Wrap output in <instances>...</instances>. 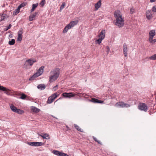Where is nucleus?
Masks as SVG:
<instances>
[{"label":"nucleus","mask_w":156,"mask_h":156,"mask_svg":"<svg viewBox=\"0 0 156 156\" xmlns=\"http://www.w3.org/2000/svg\"><path fill=\"white\" fill-rule=\"evenodd\" d=\"M60 74V69L56 68L51 70L50 74L49 82H53L58 77Z\"/></svg>","instance_id":"nucleus-1"},{"label":"nucleus","mask_w":156,"mask_h":156,"mask_svg":"<svg viewBox=\"0 0 156 156\" xmlns=\"http://www.w3.org/2000/svg\"><path fill=\"white\" fill-rule=\"evenodd\" d=\"M44 66H41L38 70L37 72L35 73L31 77L29 78V80H34L35 78L38 77L42 74L44 72Z\"/></svg>","instance_id":"nucleus-2"},{"label":"nucleus","mask_w":156,"mask_h":156,"mask_svg":"<svg viewBox=\"0 0 156 156\" xmlns=\"http://www.w3.org/2000/svg\"><path fill=\"white\" fill-rule=\"evenodd\" d=\"M115 25L119 27H121L123 26L124 25V20L122 18H117L116 19Z\"/></svg>","instance_id":"nucleus-3"},{"label":"nucleus","mask_w":156,"mask_h":156,"mask_svg":"<svg viewBox=\"0 0 156 156\" xmlns=\"http://www.w3.org/2000/svg\"><path fill=\"white\" fill-rule=\"evenodd\" d=\"M57 96L58 93H55L53 94L48 98L47 101V103L48 104L51 103Z\"/></svg>","instance_id":"nucleus-4"},{"label":"nucleus","mask_w":156,"mask_h":156,"mask_svg":"<svg viewBox=\"0 0 156 156\" xmlns=\"http://www.w3.org/2000/svg\"><path fill=\"white\" fill-rule=\"evenodd\" d=\"M138 108L140 110L146 112L147 110V105L144 103H140L138 106Z\"/></svg>","instance_id":"nucleus-5"},{"label":"nucleus","mask_w":156,"mask_h":156,"mask_svg":"<svg viewBox=\"0 0 156 156\" xmlns=\"http://www.w3.org/2000/svg\"><path fill=\"white\" fill-rule=\"evenodd\" d=\"M36 62V60L33 59H29L26 61L24 66H26V67H27L29 65V66H32L34 63Z\"/></svg>","instance_id":"nucleus-6"},{"label":"nucleus","mask_w":156,"mask_h":156,"mask_svg":"<svg viewBox=\"0 0 156 156\" xmlns=\"http://www.w3.org/2000/svg\"><path fill=\"white\" fill-rule=\"evenodd\" d=\"M27 143L29 145L36 147L41 146L44 144V143L41 142H28Z\"/></svg>","instance_id":"nucleus-7"},{"label":"nucleus","mask_w":156,"mask_h":156,"mask_svg":"<svg viewBox=\"0 0 156 156\" xmlns=\"http://www.w3.org/2000/svg\"><path fill=\"white\" fill-rule=\"evenodd\" d=\"M0 90L5 92V93L8 95H10V90L2 86H0Z\"/></svg>","instance_id":"nucleus-8"},{"label":"nucleus","mask_w":156,"mask_h":156,"mask_svg":"<svg viewBox=\"0 0 156 156\" xmlns=\"http://www.w3.org/2000/svg\"><path fill=\"white\" fill-rule=\"evenodd\" d=\"M62 94L63 97L66 98H70L71 97L75 96V94L73 93H67L65 92L63 93Z\"/></svg>","instance_id":"nucleus-9"},{"label":"nucleus","mask_w":156,"mask_h":156,"mask_svg":"<svg viewBox=\"0 0 156 156\" xmlns=\"http://www.w3.org/2000/svg\"><path fill=\"white\" fill-rule=\"evenodd\" d=\"M23 30V29L22 28H21L18 32L17 37V40L18 41H21L22 39Z\"/></svg>","instance_id":"nucleus-10"},{"label":"nucleus","mask_w":156,"mask_h":156,"mask_svg":"<svg viewBox=\"0 0 156 156\" xmlns=\"http://www.w3.org/2000/svg\"><path fill=\"white\" fill-rule=\"evenodd\" d=\"M152 11L150 10H147L146 12V15L147 18L148 20H150L153 17L152 15Z\"/></svg>","instance_id":"nucleus-11"},{"label":"nucleus","mask_w":156,"mask_h":156,"mask_svg":"<svg viewBox=\"0 0 156 156\" xmlns=\"http://www.w3.org/2000/svg\"><path fill=\"white\" fill-rule=\"evenodd\" d=\"M114 16L117 19V18H122V16L120 11L119 10H116L114 13Z\"/></svg>","instance_id":"nucleus-12"},{"label":"nucleus","mask_w":156,"mask_h":156,"mask_svg":"<svg viewBox=\"0 0 156 156\" xmlns=\"http://www.w3.org/2000/svg\"><path fill=\"white\" fill-rule=\"evenodd\" d=\"M128 49L127 45L126 44H124L123 45V52L124 55L125 57H126L127 55Z\"/></svg>","instance_id":"nucleus-13"},{"label":"nucleus","mask_w":156,"mask_h":156,"mask_svg":"<svg viewBox=\"0 0 156 156\" xmlns=\"http://www.w3.org/2000/svg\"><path fill=\"white\" fill-rule=\"evenodd\" d=\"M155 31L154 30H152L150 31L149 32V39L151 40L153 39V37L155 36Z\"/></svg>","instance_id":"nucleus-14"},{"label":"nucleus","mask_w":156,"mask_h":156,"mask_svg":"<svg viewBox=\"0 0 156 156\" xmlns=\"http://www.w3.org/2000/svg\"><path fill=\"white\" fill-rule=\"evenodd\" d=\"M90 101L94 103H104L103 101H101L98 99L95 98H92Z\"/></svg>","instance_id":"nucleus-15"},{"label":"nucleus","mask_w":156,"mask_h":156,"mask_svg":"<svg viewBox=\"0 0 156 156\" xmlns=\"http://www.w3.org/2000/svg\"><path fill=\"white\" fill-rule=\"evenodd\" d=\"M105 30H102L98 36L102 40L104 39L105 37Z\"/></svg>","instance_id":"nucleus-16"},{"label":"nucleus","mask_w":156,"mask_h":156,"mask_svg":"<svg viewBox=\"0 0 156 156\" xmlns=\"http://www.w3.org/2000/svg\"><path fill=\"white\" fill-rule=\"evenodd\" d=\"M125 103L123 102H119L117 103L115 106L116 107H119L122 108H124Z\"/></svg>","instance_id":"nucleus-17"},{"label":"nucleus","mask_w":156,"mask_h":156,"mask_svg":"<svg viewBox=\"0 0 156 156\" xmlns=\"http://www.w3.org/2000/svg\"><path fill=\"white\" fill-rule=\"evenodd\" d=\"M37 13V12H35L34 14L30 15L29 17V20L30 21L33 20Z\"/></svg>","instance_id":"nucleus-18"},{"label":"nucleus","mask_w":156,"mask_h":156,"mask_svg":"<svg viewBox=\"0 0 156 156\" xmlns=\"http://www.w3.org/2000/svg\"><path fill=\"white\" fill-rule=\"evenodd\" d=\"M43 139H45L48 140L50 139V137L49 135L47 133L42 134V135H40Z\"/></svg>","instance_id":"nucleus-19"},{"label":"nucleus","mask_w":156,"mask_h":156,"mask_svg":"<svg viewBox=\"0 0 156 156\" xmlns=\"http://www.w3.org/2000/svg\"><path fill=\"white\" fill-rule=\"evenodd\" d=\"M101 5V1L99 0L97 3L95 5V7L96 10H98L99 8Z\"/></svg>","instance_id":"nucleus-20"},{"label":"nucleus","mask_w":156,"mask_h":156,"mask_svg":"<svg viewBox=\"0 0 156 156\" xmlns=\"http://www.w3.org/2000/svg\"><path fill=\"white\" fill-rule=\"evenodd\" d=\"M31 110L32 111L36 113H37L39 112L40 111V109L34 106H32L31 107Z\"/></svg>","instance_id":"nucleus-21"},{"label":"nucleus","mask_w":156,"mask_h":156,"mask_svg":"<svg viewBox=\"0 0 156 156\" xmlns=\"http://www.w3.org/2000/svg\"><path fill=\"white\" fill-rule=\"evenodd\" d=\"M45 86L44 84H41L38 85L37 86V88L39 89H40L41 90H44L45 88Z\"/></svg>","instance_id":"nucleus-22"},{"label":"nucleus","mask_w":156,"mask_h":156,"mask_svg":"<svg viewBox=\"0 0 156 156\" xmlns=\"http://www.w3.org/2000/svg\"><path fill=\"white\" fill-rule=\"evenodd\" d=\"M78 23V20H75L71 21L69 23L72 27H73L75 25H76Z\"/></svg>","instance_id":"nucleus-23"},{"label":"nucleus","mask_w":156,"mask_h":156,"mask_svg":"<svg viewBox=\"0 0 156 156\" xmlns=\"http://www.w3.org/2000/svg\"><path fill=\"white\" fill-rule=\"evenodd\" d=\"M7 16V15L6 14H3L1 16V19L0 20V21L4 20L6 18Z\"/></svg>","instance_id":"nucleus-24"},{"label":"nucleus","mask_w":156,"mask_h":156,"mask_svg":"<svg viewBox=\"0 0 156 156\" xmlns=\"http://www.w3.org/2000/svg\"><path fill=\"white\" fill-rule=\"evenodd\" d=\"M15 112L20 114H22L24 113V111L22 110L17 108Z\"/></svg>","instance_id":"nucleus-25"},{"label":"nucleus","mask_w":156,"mask_h":156,"mask_svg":"<svg viewBox=\"0 0 156 156\" xmlns=\"http://www.w3.org/2000/svg\"><path fill=\"white\" fill-rule=\"evenodd\" d=\"M53 153L55 154L58 156H60L61 152L57 150H53L52 151Z\"/></svg>","instance_id":"nucleus-26"},{"label":"nucleus","mask_w":156,"mask_h":156,"mask_svg":"<svg viewBox=\"0 0 156 156\" xmlns=\"http://www.w3.org/2000/svg\"><path fill=\"white\" fill-rule=\"evenodd\" d=\"M74 126L75 128L78 131L81 132H83V130L82 129L80 128V127L76 124H74Z\"/></svg>","instance_id":"nucleus-27"},{"label":"nucleus","mask_w":156,"mask_h":156,"mask_svg":"<svg viewBox=\"0 0 156 156\" xmlns=\"http://www.w3.org/2000/svg\"><path fill=\"white\" fill-rule=\"evenodd\" d=\"M20 9L18 7L17 8L13 11V14L15 15L18 14L20 12Z\"/></svg>","instance_id":"nucleus-28"},{"label":"nucleus","mask_w":156,"mask_h":156,"mask_svg":"<svg viewBox=\"0 0 156 156\" xmlns=\"http://www.w3.org/2000/svg\"><path fill=\"white\" fill-rule=\"evenodd\" d=\"M10 108L11 110L14 112H15L16 111V110L17 109L16 107L13 105H11L10 106Z\"/></svg>","instance_id":"nucleus-29"},{"label":"nucleus","mask_w":156,"mask_h":156,"mask_svg":"<svg viewBox=\"0 0 156 156\" xmlns=\"http://www.w3.org/2000/svg\"><path fill=\"white\" fill-rule=\"evenodd\" d=\"M15 43V40L14 39H12L11 41H9V44L10 45H13Z\"/></svg>","instance_id":"nucleus-30"},{"label":"nucleus","mask_w":156,"mask_h":156,"mask_svg":"<svg viewBox=\"0 0 156 156\" xmlns=\"http://www.w3.org/2000/svg\"><path fill=\"white\" fill-rule=\"evenodd\" d=\"M151 60H156V54H154L149 58Z\"/></svg>","instance_id":"nucleus-31"},{"label":"nucleus","mask_w":156,"mask_h":156,"mask_svg":"<svg viewBox=\"0 0 156 156\" xmlns=\"http://www.w3.org/2000/svg\"><path fill=\"white\" fill-rule=\"evenodd\" d=\"M102 40L100 38H99V39H98L96 40L95 42L96 43L98 44H100L101 43Z\"/></svg>","instance_id":"nucleus-32"},{"label":"nucleus","mask_w":156,"mask_h":156,"mask_svg":"<svg viewBox=\"0 0 156 156\" xmlns=\"http://www.w3.org/2000/svg\"><path fill=\"white\" fill-rule=\"evenodd\" d=\"M93 138L94 141L97 142L98 144H102L100 140H98L95 137L93 136Z\"/></svg>","instance_id":"nucleus-33"},{"label":"nucleus","mask_w":156,"mask_h":156,"mask_svg":"<svg viewBox=\"0 0 156 156\" xmlns=\"http://www.w3.org/2000/svg\"><path fill=\"white\" fill-rule=\"evenodd\" d=\"M66 5V3L65 2H63L62 3V4L61 5L60 8V11H61L64 7Z\"/></svg>","instance_id":"nucleus-34"},{"label":"nucleus","mask_w":156,"mask_h":156,"mask_svg":"<svg viewBox=\"0 0 156 156\" xmlns=\"http://www.w3.org/2000/svg\"><path fill=\"white\" fill-rule=\"evenodd\" d=\"M27 97V96L24 94L22 93L21 94V97H20V98L22 99H25Z\"/></svg>","instance_id":"nucleus-35"},{"label":"nucleus","mask_w":156,"mask_h":156,"mask_svg":"<svg viewBox=\"0 0 156 156\" xmlns=\"http://www.w3.org/2000/svg\"><path fill=\"white\" fill-rule=\"evenodd\" d=\"M149 41L150 43L154 44L156 42V39H152L151 40L149 39Z\"/></svg>","instance_id":"nucleus-36"},{"label":"nucleus","mask_w":156,"mask_h":156,"mask_svg":"<svg viewBox=\"0 0 156 156\" xmlns=\"http://www.w3.org/2000/svg\"><path fill=\"white\" fill-rule=\"evenodd\" d=\"M26 5V4L25 3H23L20 5L18 7L20 9L21 8L24 7Z\"/></svg>","instance_id":"nucleus-37"},{"label":"nucleus","mask_w":156,"mask_h":156,"mask_svg":"<svg viewBox=\"0 0 156 156\" xmlns=\"http://www.w3.org/2000/svg\"><path fill=\"white\" fill-rule=\"evenodd\" d=\"M12 26V25L10 24L9 26L6 28H4V30L5 31H6L8 30L9 29H10Z\"/></svg>","instance_id":"nucleus-38"},{"label":"nucleus","mask_w":156,"mask_h":156,"mask_svg":"<svg viewBox=\"0 0 156 156\" xmlns=\"http://www.w3.org/2000/svg\"><path fill=\"white\" fill-rule=\"evenodd\" d=\"M152 12H156V6H154L152 8Z\"/></svg>","instance_id":"nucleus-39"},{"label":"nucleus","mask_w":156,"mask_h":156,"mask_svg":"<svg viewBox=\"0 0 156 156\" xmlns=\"http://www.w3.org/2000/svg\"><path fill=\"white\" fill-rule=\"evenodd\" d=\"M68 30V29H67V28L66 26L65 27L64 29V30H63V33H66L67 32Z\"/></svg>","instance_id":"nucleus-40"},{"label":"nucleus","mask_w":156,"mask_h":156,"mask_svg":"<svg viewBox=\"0 0 156 156\" xmlns=\"http://www.w3.org/2000/svg\"><path fill=\"white\" fill-rule=\"evenodd\" d=\"M45 0H42L40 3V4L42 6H43L44 5Z\"/></svg>","instance_id":"nucleus-41"},{"label":"nucleus","mask_w":156,"mask_h":156,"mask_svg":"<svg viewBox=\"0 0 156 156\" xmlns=\"http://www.w3.org/2000/svg\"><path fill=\"white\" fill-rule=\"evenodd\" d=\"M38 3H37L35 4H33L32 5V8L35 9L38 6Z\"/></svg>","instance_id":"nucleus-42"},{"label":"nucleus","mask_w":156,"mask_h":156,"mask_svg":"<svg viewBox=\"0 0 156 156\" xmlns=\"http://www.w3.org/2000/svg\"><path fill=\"white\" fill-rule=\"evenodd\" d=\"M106 52H107V54H108L109 51H110V48L108 46H107L106 47Z\"/></svg>","instance_id":"nucleus-43"},{"label":"nucleus","mask_w":156,"mask_h":156,"mask_svg":"<svg viewBox=\"0 0 156 156\" xmlns=\"http://www.w3.org/2000/svg\"><path fill=\"white\" fill-rule=\"evenodd\" d=\"M134 12V9L133 8H132L130 9V13L131 14H133Z\"/></svg>","instance_id":"nucleus-44"},{"label":"nucleus","mask_w":156,"mask_h":156,"mask_svg":"<svg viewBox=\"0 0 156 156\" xmlns=\"http://www.w3.org/2000/svg\"><path fill=\"white\" fill-rule=\"evenodd\" d=\"M130 106V105L129 104L125 103L124 108L128 107H129Z\"/></svg>","instance_id":"nucleus-45"},{"label":"nucleus","mask_w":156,"mask_h":156,"mask_svg":"<svg viewBox=\"0 0 156 156\" xmlns=\"http://www.w3.org/2000/svg\"><path fill=\"white\" fill-rule=\"evenodd\" d=\"M66 27L68 30L69 29L72 27L69 24L67 25Z\"/></svg>","instance_id":"nucleus-46"},{"label":"nucleus","mask_w":156,"mask_h":156,"mask_svg":"<svg viewBox=\"0 0 156 156\" xmlns=\"http://www.w3.org/2000/svg\"><path fill=\"white\" fill-rule=\"evenodd\" d=\"M65 154H66V153L61 152V153H60V156H65Z\"/></svg>","instance_id":"nucleus-47"},{"label":"nucleus","mask_w":156,"mask_h":156,"mask_svg":"<svg viewBox=\"0 0 156 156\" xmlns=\"http://www.w3.org/2000/svg\"><path fill=\"white\" fill-rule=\"evenodd\" d=\"M86 95H87V94H84V93L82 94V97H85L86 96Z\"/></svg>","instance_id":"nucleus-48"},{"label":"nucleus","mask_w":156,"mask_h":156,"mask_svg":"<svg viewBox=\"0 0 156 156\" xmlns=\"http://www.w3.org/2000/svg\"><path fill=\"white\" fill-rule=\"evenodd\" d=\"M82 94L79 93L77 95L80 97H82Z\"/></svg>","instance_id":"nucleus-49"},{"label":"nucleus","mask_w":156,"mask_h":156,"mask_svg":"<svg viewBox=\"0 0 156 156\" xmlns=\"http://www.w3.org/2000/svg\"><path fill=\"white\" fill-rule=\"evenodd\" d=\"M34 9H35L34 8L32 7V8L31 9V12H33L34 11Z\"/></svg>","instance_id":"nucleus-50"},{"label":"nucleus","mask_w":156,"mask_h":156,"mask_svg":"<svg viewBox=\"0 0 156 156\" xmlns=\"http://www.w3.org/2000/svg\"><path fill=\"white\" fill-rule=\"evenodd\" d=\"M150 2H155V0H150Z\"/></svg>","instance_id":"nucleus-51"},{"label":"nucleus","mask_w":156,"mask_h":156,"mask_svg":"<svg viewBox=\"0 0 156 156\" xmlns=\"http://www.w3.org/2000/svg\"><path fill=\"white\" fill-rule=\"evenodd\" d=\"M58 87V85H56V86L54 87V88H56V87Z\"/></svg>","instance_id":"nucleus-52"},{"label":"nucleus","mask_w":156,"mask_h":156,"mask_svg":"<svg viewBox=\"0 0 156 156\" xmlns=\"http://www.w3.org/2000/svg\"><path fill=\"white\" fill-rule=\"evenodd\" d=\"M9 37H12V34H10L9 35Z\"/></svg>","instance_id":"nucleus-53"},{"label":"nucleus","mask_w":156,"mask_h":156,"mask_svg":"<svg viewBox=\"0 0 156 156\" xmlns=\"http://www.w3.org/2000/svg\"><path fill=\"white\" fill-rule=\"evenodd\" d=\"M65 156H69V155H68V154H65Z\"/></svg>","instance_id":"nucleus-54"}]
</instances>
